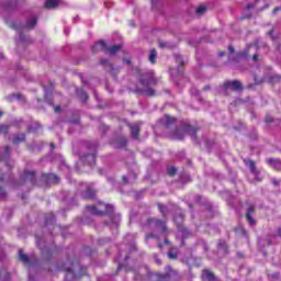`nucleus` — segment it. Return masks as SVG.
Segmentation results:
<instances>
[{
  "instance_id": "nucleus-39",
  "label": "nucleus",
  "mask_w": 281,
  "mask_h": 281,
  "mask_svg": "<svg viewBox=\"0 0 281 281\" xmlns=\"http://www.w3.org/2000/svg\"><path fill=\"white\" fill-rule=\"evenodd\" d=\"M168 257L171 259V260H175V258H177V252H175V250H169L168 252Z\"/></svg>"
},
{
  "instance_id": "nucleus-16",
  "label": "nucleus",
  "mask_w": 281,
  "mask_h": 281,
  "mask_svg": "<svg viewBox=\"0 0 281 281\" xmlns=\"http://www.w3.org/2000/svg\"><path fill=\"white\" fill-rule=\"evenodd\" d=\"M19 261L23 262L27 267H32V260H30V257H27L22 249L19 250Z\"/></svg>"
},
{
  "instance_id": "nucleus-9",
  "label": "nucleus",
  "mask_w": 281,
  "mask_h": 281,
  "mask_svg": "<svg viewBox=\"0 0 281 281\" xmlns=\"http://www.w3.org/2000/svg\"><path fill=\"white\" fill-rule=\"evenodd\" d=\"M159 124L164 125L165 128H172L177 124V119L166 114L164 119H160Z\"/></svg>"
},
{
  "instance_id": "nucleus-15",
  "label": "nucleus",
  "mask_w": 281,
  "mask_h": 281,
  "mask_svg": "<svg viewBox=\"0 0 281 281\" xmlns=\"http://www.w3.org/2000/svg\"><path fill=\"white\" fill-rule=\"evenodd\" d=\"M260 3V0H257L256 3H249L246 5L245 9V13H244V19H251V10H254V8H257V5Z\"/></svg>"
},
{
  "instance_id": "nucleus-23",
  "label": "nucleus",
  "mask_w": 281,
  "mask_h": 281,
  "mask_svg": "<svg viewBox=\"0 0 281 281\" xmlns=\"http://www.w3.org/2000/svg\"><path fill=\"white\" fill-rule=\"evenodd\" d=\"M77 95L82 100V102H87V100H89V95H87V92L82 88L77 89Z\"/></svg>"
},
{
  "instance_id": "nucleus-8",
  "label": "nucleus",
  "mask_w": 281,
  "mask_h": 281,
  "mask_svg": "<svg viewBox=\"0 0 281 281\" xmlns=\"http://www.w3.org/2000/svg\"><path fill=\"white\" fill-rule=\"evenodd\" d=\"M173 221L175 223H177V227L180 236H182V238H188V234H189L188 228L180 226L181 223H183V214L180 213L178 217L173 218Z\"/></svg>"
},
{
  "instance_id": "nucleus-48",
  "label": "nucleus",
  "mask_w": 281,
  "mask_h": 281,
  "mask_svg": "<svg viewBox=\"0 0 281 281\" xmlns=\"http://www.w3.org/2000/svg\"><path fill=\"white\" fill-rule=\"evenodd\" d=\"M266 122H268V123H269V122H273V119H272L271 116H267V117H266Z\"/></svg>"
},
{
  "instance_id": "nucleus-42",
  "label": "nucleus",
  "mask_w": 281,
  "mask_h": 281,
  "mask_svg": "<svg viewBox=\"0 0 281 281\" xmlns=\"http://www.w3.org/2000/svg\"><path fill=\"white\" fill-rule=\"evenodd\" d=\"M150 238H159V237L155 234H149L146 236V240H150Z\"/></svg>"
},
{
  "instance_id": "nucleus-20",
  "label": "nucleus",
  "mask_w": 281,
  "mask_h": 281,
  "mask_svg": "<svg viewBox=\"0 0 281 281\" xmlns=\"http://www.w3.org/2000/svg\"><path fill=\"white\" fill-rule=\"evenodd\" d=\"M254 214V206L248 207L247 213H246V218L249 223V225H256V220H254V217H251V215Z\"/></svg>"
},
{
  "instance_id": "nucleus-43",
  "label": "nucleus",
  "mask_w": 281,
  "mask_h": 281,
  "mask_svg": "<svg viewBox=\"0 0 281 281\" xmlns=\"http://www.w3.org/2000/svg\"><path fill=\"white\" fill-rule=\"evenodd\" d=\"M176 59L178 63H180V65H183V59L181 58V56H176Z\"/></svg>"
},
{
  "instance_id": "nucleus-38",
  "label": "nucleus",
  "mask_w": 281,
  "mask_h": 281,
  "mask_svg": "<svg viewBox=\"0 0 281 281\" xmlns=\"http://www.w3.org/2000/svg\"><path fill=\"white\" fill-rule=\"evenodd\" d=\"M10 153H12V148H10V146H7L4 148L3 159H5V157H10Z\"/></svg>"
},
{
  "instance_id": "nucleus-53",
  "label": "nucleus",
  "mask_w": 281,
  "mask_h": 281,
  "mask_svg": "<svg viewBox=\"0 0 281 281\" xmlns=\"http://www.w3.org/2000/svg\"><path fill=\"white\" fill-rule=\"evenodd\" d=\"M50 148H52V150H54L56 148V145L54 143H52Z\"/></svg>"
},
{
  "instance_id": "nucleus-14",
  "label": "nucleus",
  "mask_w": 281,
  "mask_h": 281,
  "mask_svg": "<svg viewBox=\"0 0 281 281\" xmlns=\"http://www.w3.org/2000/svg\"><path fill=\"white\" fill-rule=\"evenodd\" d=\"M139 124L140 123H132L128 125L130 131L132 133V137L134 139H137V137H139Z\"/></svg>"
},
{
  "instance_id": "nucleus-50",
  "label": "nucleus",
  "mask_w": 281,
  "mask_h": 281,
  "mask_svg": "<svg viewBox=\"0 0 281 281\" xmlns=\"http://www.w3.org/2000/svg\"><path fill=\"white\" fill-rule=\"evenodd\" d=\"M123 182L128 183V178L126 176H123Z\"/></svg>"
},
{
  "instance_id": "nucleus-27",
  "label": "nucleus",
  "mask_w": 281,
  "mask_h": 281,
  "mask_svg": "<svg viewBox=\"0 0 281 281\" xmlns=\"http://www.w3.org/2000/svg\"><path fill=\"white\" fill-rule=\"evenodd\" d=\"M12 142H13V144H21V142H25V134H20V135L13 136Z\"/></svg>"
},
{
  "instance_id": "nucleus-58",
  "label": "nucleus",
  "mask_w": 281,
  "mask_h": 281,
  "mask_svg": "<svg viewBox=\"0 0 281 281\" xmlns=\"http://www.w3.org/2000/svg\"><path fill=\"white\" fill-rule=\"evenodd\" d=\"M29 281H32V274H29Z\"/></svg>"
},
{
  "instance_id": "nucleus-40",
  "label": "nucleus",
  "mask_w": 281,
  "mask_h": 281,
  "mask_svg": "<svg viewBox=\"0 0 281 281\" xmlns=\"http://www.w3.org/2000/svg\"><path fill=\"white\" fill-rule=\"evenodd\" d=\"M49 220H46V225H49V223H54L55 218H54V214H49Z\"/></svg>"
},
{
  "instance_id": "nucleus-7",
  "label": "nucleus",
  "mask_w": 281,
  "mask_h": 281,
  "mask_svg": "<svg viewBox=\"0 0 281 281\" xmlns=\"http://www.w3.org/2000/svg\"><path fill=\"white\" fill-rule=\"evenodd\" d=\"M147 225H149V227L156 229V232H159V234H162L164 236L168 235V227H166V222L161 220L148 218Z\"/></svg>"
},
{
  "instance_id": "nucleus-18",
  "label": "nucleus",
  "mask_w": 281,
  "mask_h": 281,
  "mask_svg": "<svg viewBox=\"0 0 281 281\" xmlns=\"http://www.w3.org/2000/svg\"><path fill=\"white\" fill-rule=\"evenodd\" d=\"M244 162L246 164V166H248V168H250V172H252L255 177H258V171L256 170V162L250 159H245Z\"/></svg>"
},
{
  "instance_id": "nucleus-46",
  "label": "nucleus",
  "mask_w": 281,
  "mask_h": 281,
  "mask_svg": "<svg viewBox=\"0 0 281 281\" xmlns=\"http://www.w3.org/2000/svg\"><path fill=\"white\" fill-rule=\"evenodd\" d=\"M54 111L55 113H60V105H57Z\"/></svg>"
},
{
  "instance_id": "nucleus-60",
  "label": "nucleus",
  "mask_w": 281,
  "mask_h": 281,
  "mask_svg": "<svg viewBox=\"0 0 281 281\" xmlns=\"http://www.w3.org/2000/svg\"><path fill=\"white\" fill-rule=\"evenodd\" d=\"M125 63H126L127 65H131V60H130V59H127Z\"/></svg>"
},
{
  "instance_id": "nucleus-28",
  "label": "nucleus",
  "mask_w": 281,
  "mask_h": 281,
  "mask_svg": "<svg viewBox=\"0 0 281 281\" xmlns=\"http://www.w3.org/2000/svg\"><path fill=\"white\" fill-rule=\"evenodd\" d=\"M217 247L220 251L227 254V244L225 243V240H220Z\"/></svg>"
},
{
  "instance_id": "nucleus-57",
  "label": "nucleus",
  "mask_w": 281,
  "mask_h": 281,
  "mask_svg": "<svg viewBox=\"0 0 281 281\" xmlns=\"http://www.w3.org/2000/svg\"><path fill=\"white\" fill-rule=\"evenodd\" d=\"M268 7H269V5H266V7H263V8H260L259 10L262 11V10L267 9Z\"/></svg>"
},
{
  "instance_id": "nucleus-11",
  "label": "nucleus",
  "mask_w": 281,
  "mask_h": 281,
  "mask_svg": "<svg viewBox=\"0 0 281 281\" xmlns=\"http://www.w3.org/2000/svg\"><path fill=\"white\" fill-rule=\"evenodd\" d=\"M42 180L50 184V183H58V181H60V178L54 173H44L42 176Z\"/></svg>"
},
{
  "instance_id": "nucleus-21",
  "label": "nucleus",
  "mask_w": 281,
  "mask_h": 281,
  "mask_svg": "<svg viewBox=\"0 0 281 281\" xmlns=\"http://www.w3.org/2000/svg\"><path fill=\"white\" fill-rule=\"evenodd\" d=\"M59 3L60 2L58 0H47L45 2V8L47 10H54V9L58 8Z\"/></svg>"
},
{
  "instance_id": "nucleus-24",
  "label": "nucleus",
  "mask_w": 281,
  "mask_h": 281,
  "mask_svg": "<svg viewBox=\"0 0 281 281\" xmlns=\"http://www.w3.org/2000/svg\"><path fill=\"white\" fill-rule=\"evenodd\" d=\"M44 95L47 104H50V105L54 104L52 102V88H44Z\"/></svg>"
},
{
  "instance_id": "nucleus-30",
  "label": "nucleus",
  "mask_w": 281,
  "mask_h": 281,
  "mask_svg": "<svg viewBox=\"0 0 281 281\" xmlns=\"http://www.w3.org/2000/svg\"><path fill=\"white\" fill-rule=\"evenodd\" d=\"M237 236H245V238H247V231H245V227L243 226H238L236 229H235Z\"/></svg>"
},
{
  "instance_id": "nucleus-36",
  "label": "nucleus",
  "mask_w": 281,
  "mask_h": 281,
  "mask_svg": "<svg viewBox=\"0 0 281 281\" xmlns=\"http://www.w3.org/2000/svg\"><path fill=\"white\" fill-rule=\"evenodd\" d=\"M207 8L205 5H200L196 8L195 12L196 14H205Z\"/></svg>"
},
{
  "instance_id": "nucleus-5",
  "label": "nucleus",
  "mask_w": 281,
  "mask_h": 281,
  "mask_svg": "<svg viewBox=\"0 0 281 281\" xmlns=\"http://www.w3.org/2000/svg\"><path fill=\"white\" fill-rule=\"evenodd\" d=\"M122 49V45H114L109 47V45L105 44L104 41H100L97 42L93 46H92V52H109V54L111 56H115V54H117V52H120Z\"/></svg>"
},
{
  "instance_id": "nucleus-4",
  "label": "nucleus",
  "mask_w": 281,
  "mask_h": 281,
  "mask_svg": "<svg viewBox=\"0 0 281 281\" xmlns=\"http://www.w3.org/2000/svg\"><path fill=\"white\" fill-rule=\"evenodd\" d=\"M186 135H190L194 139L196 137V128L188 123H181L180 127H177L172 133L173 139H183Z\"/></svg>"
},
{
  "instance_id": "nucleus-12",
  "label": "nucleus",
  "mask_w": 281,
  "mask_h": 281,
  "mask_svg": "<svg viewBox=\"0 0 281 281\" xmlns=\"http://www.w3.org/2000/svg\"><path fill=\"white\" fill-rule=\"evenodd\" d=\"M233 89V91H243V83L240 81H227L224 83L225 89Z\"/></svg>"
},
{
  "instance_id": "nucleus-17",
  "label": "nucleus",
  "mask_w": 281,
  "mask_h": 281,
  "mask_svg": "<svg viewBox=\"0 0 281 281\" xmlns=\"http://www.w3.org/2000/svg\"><path fill=\"white\" fill-rule=\"evenodd\" d=\"M24 181H30L34 186L36 183V175L34 171H24Z\"/></svg>"
},
{
  "instance_id": "nucleus-59",
  "label": "nucleus",
  "mask_w": 281,
  "mask_h": 281,
  "mask_svg": "<svg viewBox=\"0 0 281 281\" xmlns=\"http://www.w3.org/2000/svg\"><path fill=\"white\" fill-rule=\"evenodd\" d=\"M170 241L168 239H165V244L168 245Z\"/></svg>"
},
{
  "instance_id": "nucleus-29",
  "label": "nucleus",
  "mask_w": 281,
  "mask_h": 281,
  "mask_svg": "<svg viewBox=\"0 0 281 281\" xmlns=\"http://www.w3.org/2000/svg\"><path fill=\"white\" fill-rule=\"evenodd\" d=\"M156 278L158 279V281H168L170 280V273H156Z\"/></svg>"
},
{
  "instance_id": "nucleus-26",
  "label": "nucleus",
  "mask_w": 281,
  "mask_h": 281,
  "mask_svg": "<svg viewBox=\"0 0 281 281\" xmlns=\"http://www.w3.org/2000/svg\"><path fill=\"white\" fill-rule=\"evenodd\" d=\"M35 238H36L37 247L43 251V254H45V251H47V247L45 246V241H43V239L38 238V236H35Z\"/></svg>"
},
{
  "instance_id": "nucleus-34",
  "label": "nucleus",
  "mask_w": 281,
  "mask_h": 281,
  "mask_svg": "<svg viewBox=\"0 0 281 281\" xmlns=\"http://www.w3.org/2000/svg\"><path fill=\"white\" fill-rule=\"evenodd\" d=\"M8 131H10V126L2 124L0 125V135H7Z\"/></svg>"
},
{
  "instance_id": "nucleus-25",
  "label": "nucleus",
  "mask_w": 281,
  "mask_h": 281,
  "mask_svg": "<svg viewBox=\"0 0 281 281\" xmlns=\"http://www.w3.org/2000/svg\"><path fill=\"white\" fill-rule=\"evenodd\" d=\"M202 280H204V281H214V273L210 272L209 270H204L202 272Z\"/></svg>"
},
{
  "instance_id": "nucleus-31",
  "label": "nucleus",
  "mask_w": 281,
  "mask_h": 281,
  "mask_svg": "<svg viewBox=\"0 0 281 281\" xmlns=\"http://www.w3.org/2000/svg\"><path fill=\"white\" fill-rule=\"evenodd\" d=\"M155 60H157V50L151 49L149 53V63L155 64Z\"/></svg>"
},
{
  "instance_id": "nucleus-41",
  "label": "nucleus",
  "mask_w": 281,
  "mask_h": 281,
  "mask_svg": "<svg viewBox=\"0 0 281 281\" xmlns=\"http://www.w3.org/2000/svg\"><path fill=\"white\" fill-rule=\"evenodd\" d=\"M101 65H109V68H110V69H113V65L109 64V60H108V59L101 60Z\"/></svg>"
},
{
  "instance_id": "nucleus-33",
  "label": "nucleus",
  "mask_w": 281,
  "mask_h": 281,
  "mask_svg": "<svg viewBox=\"0 0 281 281\" xmlns=\"http://www.w3.org/2000/svg\"><path fill=\"white\" fill-rule=\"evenodd\" d=\"M158 210L161 212L162 216H168V207L164 206V204H158Z\"/></svg>"
},
{
  "instance_id": "nucleus-3",
  "label": "nucleus",
  "mask_w": 281,
  "mask_h": 281,
  "mask_svg": "<svg viewBox=\"0 0 281 281\" xmlns=\"http://www.w3.org/2000/svg\"><path fill=\"white\" fill-rule=\"evenodd\" d=\"M140 87L137 86L136 91L137 93H144L149 98L155 95V90H153V86L157 85V79H155V74L153 71L144 72L143 78H140L139 82Z\"/></svg>"
},
{
  "instance_id": "nucleus-64",
  "label": "nucleus",
  "mask_w": 281,
  "mask_h": 281,
  "mask_svg": "<svg viewBox=\"0 0 281 281\" xmlns=\"http://www.w3.org/2000/svg\"><path fill=\"white\" fill-rule=\"evenodd\" d=\"M0 181H3V177H0Z\"/></svg>"
},
{
  "instance_id": "nucleus-2",
  "label": "nucleus",
  "mask_w": 281,
  "mask_h": 281,
  "mask_svg": "<svg viewBox=\"0 0 281 281\" xmlns=\"http://www.w3.org/2000/svg\"><path fill=\"white\" fill-rule=\"evenodd\" d=\"M36 23H38V18L36 15H32L26 24L20 22H12L10 24L11 27L16 30L19 33V38L16 40L19 47H21V45H27V43H31V40L27 38V36H25L23 33L27 32V30H34V27H36Z\"/></svg>"
},
{
  "instance_id": "nucleus-32",
  "label": "nucleus",
  "mask_w": 281,
  "mask_h": 281,
  "mask_svg": "<svg viewBox=\"0 0 281 281\" xmlns=\"http://www.w3.org/2000/svg\"><path fill=\"white\" fill-rule=\"evenodd\" d=\"M38 128H41V124L35 122L31 126H29V133H36Z\"/></svg>"
},
{
  "instance_id": "nucleus-49",
  "label": "nucleus",
  "mask_w": 281,
  "mask_h": 281,
  "mask_svg": "<svg viewBox=\"0 0 281 281\" xmlns=\"http://www.w3.org/2000/svg\"><path fill=\"white\" fill-rule=\"evenodd\" d=\"M281 10V7H277L274 10H273V14H276L277 12H280Z\"/></svg>"
},
{
  "instance_id": "nucleus-19",
  "label": "nucleus",
  "mask_w": 281,
  "mask_h": 281,
  "mask_svg": "<svg viewBox=\"0 0 281 281\" xmlns=\"http://www.w3.org/2000/svg\"><path fill=\"white\" fill-rule=\"evenodd\" d=\"M127 144L126 137L120 136L113 145L115 148H124Z\"/></svg>"
},
{
  "instance_id": "nucleus-1",
  "label": "nucleus",
  "mask_w": 281,
  "mask_h": 281,
  "mask_svg": "<svg viewBox=\"0 0 281 281\" xmlns=\"http://www.w3.org/2000/svg\"><path fill=\"white\" fill-rule=\"evenodd\" d=\"M87 210L90 211V214H94L95 216H102V214H109L110 222L108 225L111 227H117L120 225L121 216L120 214H113V205L105 204L103 202H99L97 205L87 206Z\"/></svg>"
},
{
  "instance_id": "nucleus-55",
  "label": "nucleus",
  "mask_w": 281,
  "mask_h": 281,
  "mask_svg": "<svg viewBox=\"0 0 281 281\" xmlns=\"http://www.w3.org/2000/svg\"><path fill=\"white\" fill-rule=\"evenodd\" d=\"M245 56H247V53H241V54H240V57H241V58H245Z\"/></svg>"
},
{
  "instance_id": "nucleus-22",
  "label": "nucleus",
  "mask_w": 281,
  "mask_h": 281,
  "mask_svg": "<svg viewBox=\"0 0 281 281\" xmlns=\"http://www.w3.org/2000/svg\"><path fill=\"white\" fill-rule=\"evenodd\" d=\"M267 164L269 166H272V168H276V170H280V168H281V161L278 159L269 158L267 160Z\"/></svg>"
},
{
  "instance_id": "nucleus-13",
  "label": "nucleus",
  "mask_w": 281,
  "mask_h": 281,
  "mask_svg": "<svg viewBox=\"0 0 281 281\" xmlns=\"http://www.w3.org/2000/svg\"><path fill=\"white\" fill-rule=\"evenodd\" d=\"M80 160L83 164H88V166H93V164H95V153L81 156Z\"/></svg>"
},
{
  "instance_id": "nucleus-35",
  "label": "nucleus",
  "mask_w": 281,
  "mask_h": 281,
  "mask_svg": "<svg viewBox=\"0 0 281 281\" xmlns=\"http://www.w3.org/2000/svg\"><path fill=\"white\" fill-rule=\"evenodd\" d=\"M21 98H22L21 94H11L7 97V100H9V102H14V100H21Z\"/></svg>"
},
{
  "instance_id": "nucleus-10",
  "label": "nucleus",
  "mask_w": 281,
  "mask_h": 281,
  "mask_svg": "<svg viewBox=\"0 0 281 281\" xmlns=\"http://www.w3.org/2000/svg\"><path fill=\"white\" fill-rule=\"evenodd\" d=\"M81 186L82 188H86V190L81 193L82 199L91 200L95 198V191H93L89 184L82 183Z\"/></svg>"
},
{
  "instance_id": "nucleus-61",
  "label": "nucleus",
  "mask_w": 281,
  "mask_h": 281,
  "mask_svg": "<svg viewBox=\"0 0 281 281\" xmlns=\"http://www.w3.org/2000/svg\"><path fill=\"white\" fill-rule=\"evenodd\" d=\"M117 269L120 270V269H122V265L121 263H119V267H117Z\"/></svg>"
},
{
  "instance_id": "nucleus-51",
  "label": "nucleus",
  "mask_w": 281,
  "mask_h": 281,
  "mask_svg": "<svg viewBox=\"0 0 281 281\" xmlns=\"http://www.w3.org/2000/svg\"><path fill=\"white\" fill-rule=\"evenodd\" d=\"M223 56H225V52H220V53H218V57H220V58H223Z\"/></svg>"
},
{
  "instance_id": "nucleus-45",
  "label": "nucleus",
  "mask_w": 281,
  "mask_h": 281,
  "mask_svg": "<svg viewBox=\"0 0 281 281\" xmlns=\"http://www.w3.org/2000/svg\"><path fill=\"white\" fill-rule=\"evenodd\" d=\"M192 95H199V90H191Z\"/></svg>"
},
{
  "instance_id": "nucleus-44",
  "label": "nucleus",
  "mask_w": 281,
  "mask_h": 281,
  "mask_svg": "<svg viewBox=\"0 0 281 281\" xmlns=\"http://www.w3.org/2000/svg\"><path fill=\"white\" fill-rule=\"evenodd\" d=\"M159 45H160V47H162V48L168 46V44L165 43V42H159Z\"/></svg>"
},
{
  "instance_id": "nucleus-37",
  "label": "nucleus",
  "mask_w": 281,
  "mask_h": 281,
  "mask_svg": "<svg viewBox=\"0 0 281 281\" xmlns=\"http://www.w3.org/2000/svg\"><path fill=\"white\" fill-rule=\"evenodd\" d=\"M167 172L170 177H175V175H177V168L176 167H169L167 169Z\"/></svg>"
},
{
  "instance_id": "nucleus-62",
  "label": "nucleus",
  "mask_w": 281,
  "mask_h": 281,
  "mask_svg": "<svg viewBox=\"0 0 281 281\" xmlns=\"http://www.w3.org/2000/svg\"><path fill=\"white\" fill-rule=\"evenodd\" d=\"M1 58H3V54L2 53H0V60H1Z\"/></svg>"
},
{
  "instance_id": "nucleus-54",
  "label": "nucleus",
  "mask_w": 281,
  "mask_h": 281,
  "mask_svg": "<svg viewBox=\"0 0 281 281\" xmlns=\"http://www.w3.org/2000/svg\"><path fill=\"white\" fill-rule=\"evenodd\" d=\"M252 60H258V55H254Z\"/></svg>"
},
{
  "instance_id": "nucleus-6",
  "label": "nucleus",
  "mask_w": 281,
  "mask_h": 281,
  "mask_svg": "<svg viewBox=\"0 0 281 281\" xmlns=\"http://www.w3.org/2000/svg\"><path fill=\"white\" fill-rule=\"evenodd\" d=\"M67 263L71 266H67ZM67 263H65L64 267L61 268L63 271L67 272L65 281L76 280L78 278V274L76 273V269L80 268L78 260H75L72 262L68 260Z\"/></svg>"
},
{
  "instance_id": "nucleus-56",
  "label": "nucleus",
  "mask_w": 281,
  "mask_h": 281,
  "mask_svg": "<svg viewBox=\"0 0 281 281\" xmlns=\"http://www.w3.org/2000/svg\"><path fill=\"white\" fill-rule=\"evenodd\" d=\"M80 269H81L80 276H85V269L83 268H80Z\"/></svg>"
},
{
  "instance_id": "nucleus-63",
  "label": "nucleus",
  "mask_w": 281,
  "mask_h": 281,
  "mask_svg": "<svg viewBox=\"0 0 281 281\" xmlns=\"http://www.w3.org/2000/svg\"><path fill=\"white\" fill-rule=\"evenodd\" d=\"M204 89H205V91H207V89H210V86H206Z\"/></svg>"
},
{
  "instance_id": "nucleus-52",
  "label": "nucleus",
  "mask_w": 281,
  "mask_h": 281,
  "mask_svg": "<svg viewBox=\"0 0 281 281\" xmlns=\"http://www.w3.org/2000/svg\"><path fill=\"white\" fill-rule=\"evenodd\" d=\"M228 52L233 53L234 52V46H228Z\"/></svg>"
},
{
  "instance_id": "nucleus-47",
  "label": "nucleus",
  "mask_w": 281,
  "mask_h": 281,
  "mask_svg": "<svg viewBox=\"0 0 281 281\" xmlns=\"http://www.w3.org/2000/svg\"><path fill=\"white\" fill-rule=\"evenodd\" d=\"M0 196H5V191L0 188Z\"/></svg>"
}]
</instances>
